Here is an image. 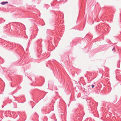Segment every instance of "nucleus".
<instances>
[{"label":"nucleus","instance_id":"1","mask_svg":"<svg viewBox=\"0 0 121 121\" xmlns=\"http://www.w3.org/2000/svg\"><path fill=\"white\" fill-rule=\"evenodd\" d=\"M8 2L7 1V2H3L1 3V4L2 5H3L5 4H8Z\"/></svg>","mask_w":121,"mask_h":121},{"label":"nucleus","instance_id":"2","mask_svg":"<svg viewBox=\"0 0 121 121\" xmlns=\"http://www.w3.org/2000/svg\"><path fill=\"white\" fill-rule=\"evenodd\" d=\"M91 86H92V88H93L94 87V86L93 85H91Z\"/></svg>","mask_w":121,"mask_h":121}]
</instances>
